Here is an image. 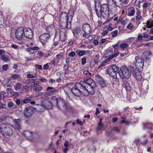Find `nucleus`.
<instances>
[{
	"mask_svg": "<svg viewBox=\"0 0 153 153\" xmlns=\"http://www.w3.org/2000/svg\"><path fill=\"white\" fill-rule=\"evenodd\" d=\"M71 20L69 21L67 13L63 12L61 13L60 18L59 26L61 28L60 31L59 38L61 41H65L66 39L65 28L69 29L71 26Z\"/></svg>",
	"mask_w": 153,
	"mask_h": 153,
	"instance_id": "1",
	"label": "nucleus"
},
{
	"mask_svg": "<svg viewBox=\"0 0 153 153\" xmlns=\"http://www.w3.org/2000/svg\"><path fill=\"white\" fill-rule=\"evenodd\" d=\"M56 106L59 109L63 112H67L71 109L69 104L61 98L56 100Z\"/></svg>",
	"mask_w": 153,
	"mask_h": 153,
	"instance_id": "2",
	"label": "nucleus"
},
{
	"mask_svg": "<svg viewBox=\"0 0 153 153\" xmlns=\"http://www.w3.org/2000/svg\"><path fill=\"white\" fill-rule=\"evenodd\" d=\"M0 132L4 137L6 138L10 137L13 134V131L11 128L7 126L4 123L0 124Z\"/></svg>",
	"mask_w": 153,
	"mask_h": 153,
	"instance_id": "3",
	"label": "nucleus"
},
{
	"mask_svg": "<svg viewBox=\"0 0 153 153\" xmlns=\"http://www.w3.org/2000/svg\"><path fill=\"white\" fill-rule=\"evenodd\" d=\"M80 83H76L75 84V87L71 89L72 93L75 96L79 97L82 94H83V91L84 89L83 82H80Z\"/></svg>",
	"mask_w": 153,
	"mask_h": 153,
	"instance_id": "4",
	"label": "nucleus"
},
{
	"mask_svg": "<svg viewBox=\"0 0 153 153\" xmlns=\"http://www.w3.org/2000/svg\"><path fill=\"white\" fill-rule=\"evenodd\" d=\"M119 68L115 65H112L110 67L107 68V73L110 76L112 77L115 79V81H116L117 78L116 73L119 74Z\"/></svg>",
	"mask_w": 153,
	"mask_h": 153,
	"instance_id": "5",
	"label": "nucleus"
},
{
	"mask_svg": "<svg viewBox=\"0 0 153 153\" xmlns=\"http://www.w3.org/2000/svg\"><path fill=\"white\" fill-rule=\"evenodd\" d=\"M119 72V74L120 77L123 79L129 78L131 76V73L128 70V68L126 66H123L120 68Z\"/></svg>",
	"mask_w": 153,
	"mask_h": 153,
	"instance_id": "6",
	"label": "nucleus"
},
{
	"mask_svg": "<svg viewBox=\"0 0 153 153\" xmlns=\"http://www.w3.org/2000/svg\"><path fill=\"white\" fill-rule=\"evenodd\" d=\"M100 9L102 13V17L105 18H108L109 15L108 6L106 4H103L101 6Z\"/></svg>",
	"mask_w": 153,
	"mask_h": 153,
	"instance_id": "7",
	"label": "nucleus"
},
{
	"mask_svg": "<svg viewBox=\"0 0 153 153\" xmlns=\"http://www.w3.org/2000/svg\"><path fill=\"white\" fill-rule=\"evenodd\" d=\"M24 29L22 27H19L16 30L15 35L16 38L18 40H21L24 35Z\"/></svg>",
	"mask_w": 153,
	"mask_h": 153,
	"instance_id": "8",
	"label": "nucleus"
},
{
	"mask_svg": "<svg viewBox=\"0 0 153 153\" xmlns=\"http://www.w3.org/2000/svg\"><path fill=\"white\" fill-rule=\"evenodd\" d=\"M34 108L32 106L26 108L24 111V115L26 118L31 117L34 112Z\"/></svg>",
	"mask_w": 153,
	"mask_h": 153,
	"instance_id": "9",
	"label": "nucleus"
},
{
	"mask_svg": "<svg viewBox=\"0 0 153 153\" xmlns=\"http://www.w3.org/2000/svg\"><path fill=\"white\" fill-rule=\"evenodd\" d=\"M152 56V53L150 51H146L143 53L141 58L146 63H148L150 62V58Z\"/></svg>",
	"mask_w": 153,
	"mask_h": 153,
	"instance_id": "10",
	"label": "nucleus"
},
{
	"mask_svg": "<svg viewBox=\"0 0 153 153\" xmlns=\"http://www.w3.org/2000/svg\"><path fill=\"white\" fill-rule=\"evenodd\" d=\"M82 30L84 33L82 34L83 37H86L87 35L90 34L91 30L90 25L88 24H85L82 26Z\"/></svg>",
	"mask_w": 153,
	"mask_h": 153,
	"instance_id": "11",
	"label": "nucleus"
},
{
	"mask_svg": "<svg viewBox=\"0 0 153 153\" xmlns=\"http://www.w3.org/2000/svg\"><path fill=\"white\" fill-rule=\"evenodd\" d=\"M84 89L83 91V95L85 96H88L89 94H94V91L93 88L95 87H91L88 86L87 88H86V86L84 85Z\"/></svg>",
	"mask_w": 153,
	"mask_h": 153,
	"instance_id": "12",
	"label": "nucleus"
},
{
	"mask_svg": "<svg viewBox=\"0 0 153 153\" xmlns=\"http://www.w3.org/2000/svg\"><path fill=\"white\" fill-rule=\"evenodd\" d=\"M51 36L48 33H45L39 36V40L43 45H45L46 44Z\"/></svg>",
	"mask_w": 153,
	"mask_h": 153,
	"instance_id": "13",
	"label": "nucleus"
},
{
	"mask_svg": "<svg viewBox=\"0 0 153 153\" xmlns=\"http://www.w3.org/2000/svg\"><path fill=\"white\" fill-rule=\"evenodd\" d=\"M136 62L135 63V66L137 68L139 67H142L143 66L144 64L145 63L144 61H143V59L140 58L138 56H137L135 58Z\"/></svg>",
	"mask_w": 153,
	"mask_h": 153,
	"instance_id": "14",
	"label": "nucleus"
},
{
	"mask_svg": "<svg viewBox=\"0 0 153 153\" xmlns=\"http://www.w3.org/2000/svg\"><path fill=\"white\" fill-rule=\"evenodd\" d=\"M25 29L24 35L27 38L32 39L33 37V33L31 29L29 28Z\"/></svg>",
	"mask_w": 153,
	"mask_h": 153,
	"instance_id": "15",
	"label": "nucleus"
},
{
	"mask_svg": "<svg viewBox=\"0 0 153 153\" xmlns=\"http://www.w3.org/2000/svg\"><path fill=\"white\" fill-rule=\"evenodd\" d=\"M14 124L13 127L16 129L19 130L21 128V120L19 119L14 120Z\"/></svg>",
	"mask_w": 153,
	"mask_h": 153,
	"instance_id": "16",
	"label": "nucleus"
},
{
	"mask_svg": "<svg viewBox=\"0 0 153 153\" xmlns=\"http://www.w3.org/2000/svg\"><path fill=\"white\" fill-rule=\"evenodd\" d=\"M84 82L88 84L89 87H96V84L93 80L91 78L85 79H84Z\"/></svg>",
	"mask_w": 153,
	"mask_h": 153,
	"instance_id": "17",
	"label": "nucleus"
},
{
	"mask_svg": "<svg viewBox=\"0 0 153 153\" xmlns=\"http://www.w3.org/2000/svg\"><path fill=\"white\" fill-rule=\"evenodd\" d=\"M142 124L144 130L151 129L153 127V124L150 123H143Z\"/></svg>",
	"mask_w": 153,
	"mask_h": 153,
	"instance_id": "18",
	"label": "nucleus"
},
{
	"mask_svg": "<svg viewBox=\"0 0 153 153\" xmlns=\"http://www.w3.org/2000/svg\"><path fill=\"white\" fill-rule=\"evenodd\" d=\"M54 26L53 24H51L48 26L46 28V30L48 34L51 36L54 33Z\"/></svg>",
	"mask_w": 153,
	"mask_h": 153,
	"instance_id": "19",
	"label": "nucleus"
},
{
	"mask_svg": "<svg viewBox=\"0 0 153 153\" xmlns=\"http://www.w3.org/2000/svg\"><path fill=\"white\" fill-rule=\"evenodd\" d=\"M23 134L27 139L31 140L32 139V133L29 131H26L24 132Z\"/></svg>",
	"mask_w": 153,
	"mask_h": 153,
	"instance_id": "20",
	"label": "nucleus"
},
{
	"mask_svg": "<svg viewBox=\"0 0 153 153\" xmlns=\"http://www.w3.org/2000/svg\"><path fill=\"white\" fill-rule=\"evenodd\" d=\"M81 31V29L79 27H76L73 30V33L74 36L76 38H78L79 36V34Z\"/></svg>",
	"mask_w": 153,
	"mask_h": 153,
	"instance_id": "21",
	"label": "nucleus"
},
{
	"mask_svg": "<svg viewBox=\"0 0 153 153\" xmlns=\"http://www.w3.org/2000/svg\"><path fill=\"white\" fill-rule=\"evenodd\" d=\"M96 80L100 84L102 87H103L105 85L103 79L99 75L96 76Z\"/></svg>",
	"mask_w": 153,
	"mask_h": 153,
	"instance_id": "22",
	"label": "nucleus"
},
{
	"mask_svg": "<svg viewBox=\"0 0 153 153\" xmlns=\"http://www.w3.org/2000/svg\"><path fill=\"white\" fill-rule=\"evenodd\" d=\"M30 83L34 87H36L39 86V82L38 81H35V79H29Z\"/></svg>",
	"mask_w": 153,
	"mask_h": 153,
	"instance_id": "23",
	"label": "nucleus"
},
{
	"mask_svg": "<svg viewBox=\"0 0 153 153\" xmlns=\"http://www.w3.org/2000/svg\"><path fill=\"white\" fill-rule=\"evenodd\" d=\"M46 108V107L45 105H44L43 104H42L38 105L37 108H36L37 109L38 111L42 112L44 111Z\"/></svg>",
	"mask_w": 153,
	"mask_h": 153,
	"instance_id": "24",
	"label": "nucleus"
},
{
	"mask_svg": "<svg viewBox=\"0 0 153 153\" xmlns=\"http://www.w3.org/2000/svg\"><path fill=\"white\" fill-rule=\"evenodd\" d=\"M129 71L133 74V75H134L136 73H138V69L135 68L134 67L132 66H130L129 68H128Z\"/></svg>",
	"mask_w": 153,
	"mask_h": 153,
	"instance_id": "25",
	"label": "nucleus"
},
{
	"mask_svg": "<svg viewBox=\"0 0 153 153\" xmlns=\"http://www.w3.org/2000/svg\"><path fill=\"white\" fill-rule=\"evenodd\" d=\"M52 89H54V88L53 87H49L46 88V93L48 95H51L53 94Z\"/></svg>",
	"mask_w": 153,
	"mask_h": 153,
	"instance_id": "26",
	"label": "nucleus"
},
{
	"mask_svg": "<svg viewBox=\"0 0 153 153\" xmlns=\"http://www.w3.org/2000/svg\"><path fill=\"white\" fill-rule=\"evenodd\" d=\"M117 5H115L112 6L110 10V13L112 14H115L117 12Z\"/></svg>",
	"mask_w": 153,
	"mask_h": 153,
	"instance_id": "27",
	"label": "nucleus"
},
{
	"mask_svg": "<svg viewBox=\"0 0 153 153\" xmlns=\"http://www.w3.org/2000/svg\"><path fill=\"white\" fill-rule=\"evenodd\" d=\"M134 75L137 80L138 81L141 80L142 77L141 76V73L139 71H138V73H136V74Z\"/></svg>",
	"mask_w": 153,
	"mask_h": 153,
	"instance_id": "28",
	"label": "nucleus"
},
{
	"mask_svg": "<svg viewBox=\"0 0 153 153\" xmlns=\"http://www.w3.org/2000/svg\"><path fill=\"white\" fill-rule=\"evenodd\" d=\"M136 19L137 20H140L143 19L141 15V12L140 10H137L136 12Z\"/></svg>",
	"mask_w": 153,
	"mask_h": 153,
	"instance_id": "29",
	"label": "nucleus"
},
{
	"mask_svg": "<svg viewBox=\"0 0 153 153\" xmlns=\"http://www.w3.org/2000/svg\"><path fill=\"white\" fill-rule=\"evenodd\" d=\"M22 86V84L19 82H17L14 85V88L16 91H18L19 89H21Z\"/></svg>",
	"mask_w": 153,
	"mask_h": 153,
	"instance_id": "30",
	"label": "nucleus"
},
{
	"mask_svg": "<svg viewBox=\"0 0 153 153\" xmlns=\"http://www.w3.org/2000/svg\"><path fill=\"white\" fill-rule=\"evenodd\" d=\"M7 106L9 108H12L14 109L16 108V105L14 104L13 102L10 101L7 103Z\"/></svg>",
	"mask_w": 153,
	"mask_h": 153,
	"instance_id": "31",
	"label": "nucleus"
},
{
	"mask_svg": "<svg viewBox=\"0 0 153 153\" xmlns=\"http://www.w3.org/2000/svg\"><path fill=\"white\" fill-rule=\"evenodd\" d=\"M124 85L126 90L128 91H130L131 90V87L128 82L125 81L124 83Z\"/></svg>",
	"mask_w": 153,
	"mask_h": 153,
	"instance_id": "32",
	"label": "nucleus"
},
{
	"mask_svg": "<svg viewBox=\"0 0 153 153\" xmlns=\"http://www.w3.org/2000/svg\"><path fill=\"white\" fill-rule=\"evenodd\" d=\"M128 47V45L127 43H123L120 45V48L123 51L124 50Z\"/></svg>",
	"mask_w": 153,
	"mask_h": 153,
	"instance_id": "33",
	"label": "nucleus"
},
{
	"mask_svg": "<svg viewBox=\"0 0 153 153\" xmlns=\"http://www.w3.org/2000/svg\"><path fill=\"white\" fill-rule=\"evenodd\" d=\"M135 10L134 8H132L128 10V15L130 16H133L134 15Z\"/></svg>",
	"mask_w": 153,
	"mask_h": 153,
	"instance_id": "34",
	"label": "nucleus"
},
{
	"mask_svg": "<svg viewBox=\"0 0 153 153\" xmlns=\"http://www.w3.org/2000/svg\"><path fill=\"white\" fill-rule=\"evenodd\" d=\"M147 27L148 28H151L153 27V20L151 21H147L146 23Z\"/></svg>",
	"mask_w": 153,
	"mask_h": 153,
	"instance_id": "35",
	"label": "nucleus"
},
{
	"mask_svg": "<svg viewBox=\"0 0 153 153\" xmlns=\"http://www.w3.org/2000/svg\"><path fill=\"white\" fill-rule=\"evenodd\" d=\"M77 55L80 56H81L84 55L86 53V51L85 50H81L79 52H76Z\"/></svg>",
	"mask_w": 153,
	"mask_h": 153,
	"instance_id": "36",
	"label": "nucleus"
},
{
	"mask_svg": "<svg viewBox=\"0 0 153 153\" xmlns=\"http://www.w3.org/2000/svg\"><path fill=\"white\" fill-rule=\"evenodd\" d=\"M42 89V87L41 86H39L38 87L37 86L36 87H35V88L33 89V90L34 91L37 92L41 91Z\"/></svg>",
	"mask_w": 153,
	"mask_h": 153,
	"instance_id": "37",
	"label": "nucleus"
},
{
	"mask_svg": "<svg viewBox=\"0 0 153 153\" xmlns=\"http://www.w3.org/2000/svg\"><path fill=\"white\" fill-rule=\"evenodd\" d=\"M112 59V57L111 56H109L108 58L105 60L104 61L102 62V65H104L106 63L109 62Z\"/></svg>",
	"mask_w": 153,
	"mask_h": 153,
	"instance_id": "38",
	"label": "nucleus"
},
{
	"mask_svg": "<svg viewBox=\"0 0 153 153\" xmlns=\"http://www.w3.org/2000/svg\"><path fill=\"white\" fill-rule=\"evenodd\" d=\"M114 5H117L122 3V0H112Z\"/></svg>",
	"mask_w": 153,
	"mask_h": 153,
	"instance_id": "39",
	"label": "nucleus"
},
{
	"mask_svg": "<svg viewBox=\"0 0 153 153\" xmlns=\"http://www.w3.org/2000/svg\"><path fill=\"white\" fill-rule=\"evenodd\" d=\"M8 56L6 55H3L1 56V59L4 62H7L8 60Z\"/></svg>",
	"mask_w": 153,
	"mask_h": 153,
	"instance_id": "40",
	"label": "nucleus"
},
{
	"mask_svg": "<svg viewBox=\"0 0 153 153\" xmlns=\"http://www.w3.org/2000/svg\"><path fill=\"white\" fill-rule=\"evenodd\" d=\"M122 120L121 122V123H125L126 124V125H128L130 124V122L126 120L124 117H122Z\"/></svg>",
	"mask_w": 153,
	"mask_h": 153,
	"instance_id": "41",
	"label": "nucleus"
},
{
	"mask_svg": "<svg viewBox=\"0 0 153 153\" xmlns=\"http://www.w3.org/2000/svg\"><path fill=\"white\" fill-rule=\"evenodd\" d=\"M96 12L98 17H100L101 16H102V13L101 9L100 11H98L97 9H96Z\"/></svg>",
	"mask_w": 153,
	"mask_h": 153,
	"instance_id": "42",
	"label": "nucleus"
},
{
	"mask_svg": "<svg viewBox=\"0 0 153 153\" xmlns=\"http://www.w3.org/2000/svg\"><path fill=\"white\" fill-rule=\"evenodd\" d=\"M118 33V30H115L113 32H112L111 33L112 34V36L113 38H114L116 37L117 34Z\"/></svg>",
	"mask_w": 153,
	"mask_h": 153,
	"instance_id": "43",
	"label": "nucleus"
},
{
	"mask_svg": "<svg viewBox=\"0 0 153 153\" xmlns=\"http://www.w3.org/2000/svg\"><path fill=\"white\" fill-rule=\"evenodd\" d=\"M36 55L39 56L40 57H43V53L40 51H38L36 53Z\"/></svg>",
	"mask_w": 153,
	"mask_h": 153,
	"instance_id": "44",
	"label": "nucleus"
},
{
	"mask_svg": "<svg viewBox=\"0 0 153 153\" xmlns=\"http://www.w3.org/2000/svg\"><path fill=\"white\" fill-rule=\"evenodd\" d=\"M75 55V52L74 51L68 53V56H70L72 57H74Z\"/></svg>",
	"mask_w": 153,
	"mask_h": 153,
	"instance_id": "45",
	"label": "nucleus"
},
{
	"mask_svg": "<svg viewBox=\"0 0 153 153\" xmlns=\"http://www.w3.org/2000/svg\"><path fill=\"white\" fill-rule=\"evenodd\" d=\"M143 0H136L135 2V4L137 5L143 1Z\"/></svg>",
	"mask_w": 153,
	"mask_h": 153,
	"instance_id": "46",
	"label": "nucleus"
},
{
	"mask_svg": "<svg viewBox=\"0 0 153 153\" xmlns=\"http://www.w3.org/2000/svg\"><path fill=\"white\" fill-rule=\"evenodd\" d=\"M63 54L62 53L58 54L56 55V58L57 59H62V57Z\"/></svg>",
	"mask_w": 153,
	"mask_h": 153,
	"instance_id": "47",
	"label": "nucleus"
},
{
	"mask_svg": "<svg viewBox=\"0 0 153 153\" xmlns=\"http://www.w3.org/2000/svg\"><path fill=\"white\" fill-rule=\"evenodd\" d=\"M83 73L85 75H87L88 76H90L91 75V73H89L88 71H84Z\"/></svg>",
	"mask_w": 153,
	"mask_h": 153,
	"instance_id": "48",
	"label": "nucleus"
},
{
	"mask_svg": "<svg viewBox=\"0 0 153 153\" xmlns=\"http://www.w3.org/2000/svg\"><path fill=\"white\" fill-rule=\"evenodd\" d=\"M103 126L102 124L99 123L97 127V130H100L102 129Z\"/></svg>",
	"mask_w": 153,
	"mask_h": 153,
	"instance_id": "49",
	"label": "nucleus"
},
{
	"mask_svg": "<svg viewBox=\"0 0 153 153\" xmlns=\"http://www.w3.org/2000/svg\"><path fill=\"white\" fill-rule=\"evenodd\" d=\"M133 27V25H132L131 23L128 24V25L127 26L126 28L128 29L131 30Z\"/></svg>",
	"mask_w": 153,
	"mask_h": 153,
	"instance_id": "50",
	"label": "nucleus"
},
{
	"mask_svg": "<svg viewBox=\"0 0 153 153\" xmlns=\"http://www.w3.org/2000/svg\"><path fill=\"white\" fill-rule=\"evenodd\" d=\"M82 64V65H84L86 63V59L85 58H82L81 59Z\"/></svg>",
	"mask_w": 153,
	"mask_h": 153,
	"instance_id": "51",
	"label": "nucleus"
},
{
	"mask_svg": "<svg viewBox=\"0 0 153 153\" xmlns=\"http://www.w3.org/2000/svg\"><path fill=\"white\" fill-rule=\"evenodd\" d=\"M27 77L28 78H35V77L33 75L30 74H27Z\"/></svg>",
	"mask_w": 153,
	"mask_h": 153,
	"instance_id": "52",
	"label": "nucleus"
},
{
	"mask_svg": "<svg viewBox=\"0 0 153 153\" xmlns=\"http://www.w3.org/2000/svg\"><path fill=\"white\" fill-rule=\"evenodd\" d=\"M5 51H4L2 49H0V56H2L4 55L5 54Z\"/></svg>",
	"mask_w": 153,
	"mask_h": 153,
	"instance_id": "53",
	"label": "nucleus"
},
{
	"mask_svg": "<svg viewBox=\"0 0 153 153\" xmlns=\"http://www.w3.org/2000/svg\"><path fill=\"white\" fill-rule=\"evenodd\" d=\"M112 131H115L117 132V133H119L120 132V130L118 129V128L117 127H114V128L112 129Z\"/></svg>",
	"mask_w": 153,
	"mask_h": 153,
	"instance_id": "54",
	"label": "nucleus"
},
{
	"mask_svg": "<svg viewBox=\"0 0 153 153\" xmlns=\"http://www.w3.org/2000/svg\"><path fill=\"white\" fill-rule=\"evenodd\" d=\"M2 68L4 71H6L8 69V66L7 65H4L3 66Z\"/></svg>",
	"mask_w": 153,
	"mask_h": 153,
	"instance_id": "55",
	"label": "nucleus"
},
{
	"mask_svg": "<svg viewBox=\"0 0 153 153\" xmlns=\"http://www.w3.org/2000/svg\"><path fill=\"white\" fill-rule=\"evenodd\" d=\"M9 82V81L7 79H4V81L2 83L3 85H6Z\"/></svg>",
	"mask_w": 153,
	"mask_h": 153,
	"instance_id": "56",
	"label": "nucleus"
},
{
	"mask_svg": "<svg viewBox=\"0 0 153 153\" xmlns=\"http://www.w3.org/2000/svg\"><path fill=\"white\" fill-rule=\"evenodd\" d=\"M49 68V66L48 64L44 65L43 66V68L44 70H47Z\"/></svg>",
	"mask_w": 153,
	"mask_h": 153,
	"instance_id": "57",
	"label": "nucleus"
},
{
	"mask_svg": "<svg viewBox=\"0 0 153 153\" xmlns=\"http://www.w3.org/2000/svg\"><path fill=\"white\" fill-rule=\"evenodd\" d=\"M30 100L29 99H25L23 101V102L24 103H27L29 102Z\"/></svg>",
	"mask_w": 153,
	"mask_h": 153,
	"instance_id": "58",
	"label": "nucleus"
},
{
	"mask_svg": "<svg viewBox=\"0 0 153 153\" xmlns=\"http://www.w3.org/2000/svg\"><path fill=\"white\" fill-rule=\"evenodd\" d=\"M19 76L18 74H13L12 76V77L14 79H18L19 78Z\"/></svg>",
	"mask_w": 153,
	"mask_h": 153,
	"instance_id": "59",
	"label": "nucleus"
},
{
	"mask_svg": "<svg viewBox=\"0 0 153 153\" xmlns=\"http://www.w3.org/2000/svg\"><path fill=\"white\" fill-rule=\"evenodd\" d=\"M119 52H117L116 53L112 55L111 56L112 57V59L114 57H116L119 54Z\"/></svg>",
	"mask_w": 153,
	"mask_h": 153,
	"instance_id": "60",
	"label": "nucleus"
},
{
	"mask_svg": "<svg viewBox=\"0 0 153 153\" xmlns=\"http://www.w3.org/2000/svg\"><path fill=\"white\" fill-rule=\"evenodd\" d=\"M143 36L141 35H139L137 37V39L136 40H141L142 39V38H143Z\"/></svg>",
	"mask_w": 153,
	"mask_h": 153,
	"instance_id": "61",
	"label": "nucleus"
},
{
	"mask_svg": "<svg viewBox=\"0 0 153 153\" xmlns=\"http://www.w3.org/2000/svg\"><path fill=\"white\" fill-rule=\"evenodd\" d=\"M64 145L65 147L66 148H68V147L69 145L68 142V141H66L64 143Z\"/></svg>",
	"mask_w": 153,
	"mask_h": 153,
	"instance_id": "62",
	"label": "nucleus"
},
{
	"mask_svg": "<svg viewBox=\"0 0 153 153\" xmlns=\"http://www.w3.org/2000/svg\"><path fill=\"white\" fill-rule=\"evenodd\" d=\"M62 75V73L61 72H58L56 73V76L59 77H61Z\"/></svg>",
	"mask_w": 153,
	"mask_h": 153,
	"instance_id": "63",
	"label": "nucleus"
},
{
	"mask_svg": "<svg viewBox=\"0 0 153 153\" xmlns=\"http://www.w3.org/2000/svg\"><path fill=\"white\" fill-rule=\"evenodd\" d=\"M40 80L42 82H46L47 81V80L43 78H42L40 79Z\"/></svg>",
	"mask_w": 153,
	"mask_h": 153,
	"instance_id": "64",
	"label": "nucleus"
}]
</instances>
